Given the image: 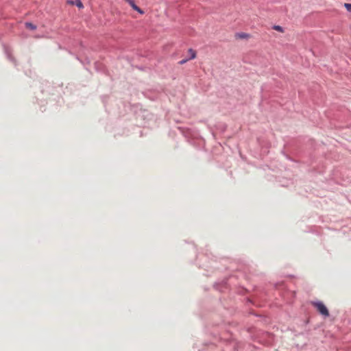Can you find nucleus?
I'll return each mask as SVG.
<instances>
[{"label":"nucleus","instance_id":"f257e3e1","mask_svg":"<svg viewBox=\"0 0 351 351\" xmlns=\"http://www.w3.org/2000/svg\"><path fill=\"white\" fill-rule=\"evenodd\" d=\"M311 304L316 308L317 311L319 312L320 315L324 316V317H327L329 316V311L327 307L322 301H312Z\"/></svg>","mask_w":351,"mask_h":351},{"label":"nucleus","instance_id":"f03ea898","mask_svg":"<svg viewBox=\"0 0 351 351\" xmlns=\"http://www.w3.org/2000/svg\"><path fill=\"white\" fill-rule=\"evenodd\" d=\"M4 50L8 60L16 65V60L12 56L11 49L8 47L4 46Z\"/></svg>","mask_w":351,"mask_h":351},{"label":"nucleus","instance_id":"7ed1b4c3","mask_svg":"<svg viewBox=\"0 0 351 351\" xmlns=\"http://www.w3.org/2000/svg\"><path fill=\"white\" fill-rule=\"evenodd\" d=\"M130 5L132 8V9L140 14H143L144 12L135 3L134 1L130 2Z\"/></svg>","mask_w":351,"mask_h":351},{"label":"nucleus","instance_id":"20e7f679","mask_svg":"<svg viewBox=\"0 0 351 351\" xmlns=\"http://www.w3.org/2000/svg\"><path fill=\"white\" fill-rule=\"evenodd\" d=\"M25 27L31 30L36 29V25L30 22H26L25 24Z\"/></svg>","mask_w":351,"mask_h":351},{"label":"nucleus","instance_id":"39448f33","mask_svg":"<svg viewBox=\"0 0 351 351\" xmlns=\"http://www.w3.org/2000/svg\"><path fill=\"white\" fill-rule=\"evenodd\" d=\"M189 53L190 54V56L189 57V59L193 60L196 58V51L193 50V49H189Z\"/></svg>","mask_w":351,"mask_h":351},{"label":"nucleus","instance_id":"423d86ee","mask_svg":"<svg viewBox=\"0 0 351 351\" xmlns=\"http://www.w3.org/2000/svg\"><path fill=\"white\" fill-rule=\"evenodd\" d=\"M272 29H275L276 31H278L280 32H284V28L280 26V25H274L273 27H272Z\"/></svg>","mask_w":351,"mask_h":351},{"label":"nucleus","instance_id":"0eeeda50","mask_svg":"<svg viewBox=\"0 0 351 351\" xmlns=\"http://www.w3.org/2000/svg\"><path fill=\"white\" fill-rule=\"evenodd\" d=\"M75 5L77 8H84V5L83 3H82L81 0H76V3H75Z\"/></svg>","mask_w":351,"mask_h":351},{"label":"nucleus","instance_id":"6e6552de","mask_svg":"<svg viewBox=\"0 0 351 351\" xmlns=\"http://www.w3.org/2000/svg\"><path fill=\"white\" fill-rule=\"evenodd\" d=\"M344 6L346 8L348 12H351V3H346L344 4Z\"/></svg>","mask_w":351,"mask_h":351},{"label":"nucleus","instance_id":"1a4fd4ad","mask_svg":"<svg viewBox=\"0 0 351 351\" xmlns=\"http://www.w3.org/2000/svg\"><path fill=\"white\" fill-rule=\"evenodd\" d=\"M189 60H190V59H189V58H184V59H183V60H180V61L179 62V64H181V65H182V64H185L186 62H188Z\"/></svg>","mask_w":351,"mask_h":351},{"label":"nucleus","instance_id":"9d476101","mask_svg":"<svg viewBox=\"0 0 351 351\" xmlns=\"http://www.w3.org/2000/svg\"><path fill=\"white\" fill-rule=\"evenodd\" d=\"M248 35L245 34V33H242L241 35H240V37L241 38H245L247 37Z\"/></svg>","mask_w":351,"mask_h":351},{"label":"nucleus","instance_id":"9b49d317","mask_svg":"<svg viewBox=\"0 0 351 351\" xmlns=\"http://www.w3.org/2000/svg\"><path fill=\"white\" fill-rule=\"evenodd\" d=\"M125 1H127L130 4V2L132 1L133 0H125Z\"/></svg>","mask_w":351,"mask_h":351}]
</instances>
